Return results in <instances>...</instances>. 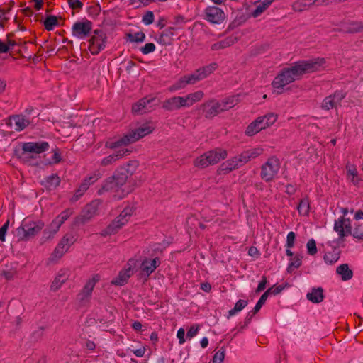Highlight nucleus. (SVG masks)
I'll return each instance as SVG.
<instances>
[{"label":"nucleus","mask_w":363,"mask_h":363,"mask_svg":"<svg viewBox=\"0 0 363 363\" xmlns=\"http://www.w3.org/2000/svg\"><path fill=\"white\" fill-rule=\"evenodd\" d=\"M324 58H315L295 62L289 67H285L277 74L272 82L273 88L282 90L290 83L298 79L302 75L320 70L325 67Z\"/></svg>","instance_id":"f257e3e1"},{"label":"nucleus","mask_w":363,"mask_h":363,"mask_svg":"<svg viewBox=\"0 0 363 363\" xmlns=\"http://www.w3.org/2000/svg\"><path fill=\"white\" fill-rule=\"evenodd\" d=\"M128 177V170L125 167H121L104 182L101 188L98 190V194L109 192L116 199H123L132 191L124 186Z\"/></svg>","instance_id":"f03ea898"},{"label":"nucleus","mask_w":363,"mask_h":363,"mask_svg":"<svg viewBox=\"0 0 363 363\" xmlns=\"http://www.w3.org/2000/svg\"><path fill=\"white\" fill-rule=\"evenodd\" d=\"M263 152V149L255 147L243 151L240 154L235 155L226 160L219 167V171L223 173H229L233 170L237 169L249 161L257 158Z\"/></svg>","instance_id":"7ed1b4c3"},{"label":"nucleus","mask_w":363,"mask_h":363,"mask_svg":"<svg viewBox=\"0 0 363 363\" xmlns=\"http://www.w3.org/2000/svg\"><path fill=\"white\" fill-rule=\"evenodd\" d=\"M153 128L151 125L149 124H143L135 130L131 131L120 138L106 141L105 145L110 149H118V147H125L150 134Z\"/></svg>","instance_id":"20e7f679"},{"label":"nucleus","mask_w":363,"mask_h":363,"mask_svg":"<svg viewBox=\"0 0 363 363\" xmlns=\"http://www.w3.org/2000/svg\"><path fill=\"white\" fill-rule=\"evenodd\" d=\"M228 153L225 150L221 148H216L214 150L208 151L200 157H197L194 164L199 168H206L210 165H213L218 163L227 157Z\"/></svg>","instance_id":"39448f33"},{"label":"nucleus","mask_w":363,"mask_h":363,"mask_svg":"<svg viewBox=\"0 0 363 363\" xmlns=\"http://www.w3.org/2000/svg\"><path fill=\"white\" fill-rule=\"evenodd\" d=\"M43 223L24 220L21 225L16 229L15 235L19 240H28L37 235L43 228Z\"/></svg>","instance_id":"423d86ee"},{"label":"nucleus","mask_w":363,"mask_h":363,"mask_svg":"<svg viewBox=\"0 0 363 363\" xmlns=\"http://www.w3.org/2000/svg\"><path fill=\"white\" fill-rule=\"evenodd\" d=\"M280 167V160L275 156L270 157L261 167V178L267 182H272L278 174Z\"/></svg>","instance_id":"0eeeda50"},{"label":"nucleus","mask_w":363,"mask_h":363,"mask_svg":"<svg viewBox=\"0 0 363 363\" xmlns=\"http://www.w3.org/2000/svg\"><path fill=\"white\" fill-rule=\"evenodd\" d=\"M133 214V209L130 207L125 208L120 215L108 227L101 233L102 236L115 234L129 220Z\"/></svg>","instance_id":"6e6552de"},{"label":"nucleus","mask_w":363,"mask_h":363,"mask_svg":"<svg viewBox=\"0 0 363 363\" xmlns=\"http://www.w3.org/2000/svg\"><path fill=\"white\" fill-rule=\"evenodd\" d=\"M99 280L100 276L99 274H94L87 280L83 289L77 296V299L81 305H85L90 301L93 289Z\"/></svg>","instance_id":"1a4fd4ad"},{"label":"nucleus","mask_w":363,"mask_h":363,"mask_svg":"<svg viewBox=\"0 0 363 363\" xmlns=\"http://www.w3.org/2000/svg\"><path fill=\"white\" fill-rule=\"evenodd\" d=\"M106 37L101 30H95L89 40V50L92 55L98 54L105 48Z\"/></svg>","instance_id":"9d476101"},{"label":"nucleus","mask_w":363,"mask_h":363,"mask_svg":"<svg viewBox=\"0 0 363 363\" xmlns=\"http://www.w3.org/2000/svg\"><path fill=\"white\" fill-rule=\"evenodd\" d=\"M205 19L211 24H221L225 19L223 11L217 6H208L205 11Z\"/></svg>","instance_id":"9b49d317"},{"label":"nucleus","mask_w":363,"mask_h":363,"mask_svg":"<svg viewBox=\"0 0 363 363\" xmlns=\"http://www.w3.org/2000/svg\"><path fill=\"white\" fill-rule=\"evenodd\" d=\"M346 96V94L342 91H336L333 94L326 96L321 104V108L329 111L333 108H337L341 104V101Z\"/></svg>","instance_id":"f8f14e48"},{"label":"nucleus","mask_w":363,"mask_h":363,"mask_svg":"<svg viewBox=\"0 0 363 363\" xmlns=\"http://www.w3.org/2000/svg\"><path fill=\"white\" fill-rule=\"evenodd\" d=\"M91 29L92 23L89 21H78L72 26V33L73 36L82 39L89 35Z\"/></svg>","instance_id":"ddd939ff"},{"label":"nucleus","mask_w":363,"mask_h":363,"mask_svg":"<svg viewBox=\"0 0 363 363\" xmlns=\"http://www.w3.org/2000/svg\"><path fill=\"white\" fill-rule=\"evenodd\" d=\"M333 229L338 234L340 238H344L352 233L350 220L344 216H340L335 221Z\"/></svg>","instance_id":"4468645a"},{"label":"nucleus","mask_w":363,"mask_h":363,"mask_svg":"<svg viewBox=\"0 0 363 363\" xmlns=\"http://www.w3.org/2000/svg\"><path fill=\"white\" fill-rule=\"evenodd\" d=\"M74 242V236L71 234H66L57 244L52 253V256L57 259H60L67 252Z\"/></svg>","instance_id":"2eb2a0df"},{"label":"nucleus","mask_w":363,"mask_h":363,"mask_svg":"<svg viewBox=\"0 0 363 363\" xmlns=\"http://www.w3.org/2000/svg\"><path fill=\"white\" fill-rule=\"evenodd\" d=\"M134 263L135 261L133 259H130L128 262L127 267L120 271L118 276L112 279L111 284L116 286H123L125 284L128 279L133 274L132 267L134 265Z\"/></svg>","instance_id":"dca6fc26"},{"label":"nucleus","mask_w":363,"mask_h":363,"mask_svg":"<svg viewBox=\"0 0 363 363\" xmlns=\"http://www.w3.org/2000/svg\"><path fill=\"white\" fill-rule=\"evenodd\" d=\"M49 148V144L45 141L28 142L22 145L23 154L35 153L40 154L47 151Z\"/></svg>","instance_id":"f3484780"},{"label":"nucleus","mask_w":363,"mask_h":363,"mask_svg":"<svg viewBox=\"0 0 363 363\" xmlns=\"http://www.w3.org/2000/svg\"><path fill=\"white\" fill-rule=\"evenodd\" d=\"M98 208V202L94 201L86 205L82 214L77 218L78 223H85L89 221L94 215H96Z\"/></svg>","instance_id":"a211bd4d"},{"label":"nucleus","mask_w":363,"mask_h":363,"mask_svg":"<svg viewBox=\"0 0 363 363\" xmlns=\"http://www.w3.org/2000/svg\"><path fill=\"white\" fill-rule=\"evenodd\" d=\"M154 98H143L132 106V111L135 114H143L151 111L152 106L150 104L154 101Z\"/></svg>","instance_id":"6ab92c4d"},{"label":"nucleus","mask_w":363,"mask_h":363,"mask_svg":"<svg viewBox=\"0 0 363 363\" xmlns=\"http://www.w3.org/2000/svg\"><path fill=\"white\" fill-rule=\"evenodd\" d=\"M162 108L168 111H177L184 108L182 97L174 96L166 99L162 104Z\"/></svg>","instance_id":"aec40b11"},{"label":"nucleus","mask_w":363,"mask_h":363,"mask_svg":"<svg viewBox=\"0 0 363 363\" xmlns=\"http://www.w3.org/2000/svg\"><path fill=\"white\" fill-rule=\"evenodd\" d=\"M160 260L158 257H155L152 259L145 258L140 265L142 274L146 277L150 276L160 266Z\"/></svg>","instance_id":"412c9836"},{"label":"nucleus","mask_w":363,"mask_h":363,"mask_svg":"<svg viewBox=\"0 0 363 363\" xmlns=\"http://www.w3.org/2000/svg\"><path fill=\"white\" fill-rule=\"evenodd\" d=\"M205 116L206 118H211L222 111H225L220 101H210L204 104Z\"/></svg>","instance_id":"4be33fe9"},{"label":"nucleus","mask_w":363,"mask_h":363,"mask_svg":"<svg viewBox=\"0 0 363 363\" xmlns=\"http://www.w3.org/2000/svg\"><path fill=\"white\" fill-rule=\"evenodd\" d=\"M119 150L116 151V153L104 157L100 162L102 166H108L112 164L116 160L123 157L125 155H128L130 151L127 148L121 147Z\"/></svg>","instance_id":"5701e85b"},{"label":"nucleus","mask_w":363,"mask_h":363,"mask_svg":"<svg viewBox=\"0 0 363 363\" xmlns=\"http://www.w3.org/2000/svg\"><path fill=\"white\" fill-rule=\"evenodd\" d=\"M203 96L204 93L202 91H197L182 96L184 108H189L195 103L200 101L203 98Z\"/></svg>","instance_id":"b1692460"},{"label":"nucleus","mask_w":363,"mask_h":363,"mask_svg":"<svg viewBox=\"0 0 363 363\" xmlns=\"http://www.w3.org/2000/svg\"><path fill=\"white\" fill-rule=\"evenodd\" d=\"M69 277V271L67 269L61 270L52 281L50 289L53 291L58 290L61 286L68 279Z\"/></svg>","instance_id":"393cba45"},{"label":"nucleus","mask_w":363,"mask_h":363,"mask_svg":"<svg viewBox=\"0 0 363 363\" xmlns=\"http://www.w3.org/2000/svg\"><path fill=\"white\" fill-rule=\"evenodd\" d=\"M60 184V179L56 174H52L44 178L41 181V184L48 190L55 189Z\"/></svg>","instance_id":"a878e982"},{"label":"nucleus","mask_w":363,"mask_h":363,"mask_svg":"<svg viewBox=\"0 0 363 363\" xmlns=\"http://www.w3.org/2000/svg\"><path fill=\"white\" fill-rule=\"evenodd\" d=\"M10 124L14 127L16 130L21 131L28 125L29 121L23 116L17 115L10 118Z\"/></svg>","instance_id":"bb28decb"},{"label":"nucleus","mask_w":363,"mask_h":363,"mask_svg":"<svg viewBox=\"0 0 363 363\" xmlns=\"http://www.w3.org/2000/svg\"><path fill=\"white\" fill-rule=\"evenodd\" d=\"M306 298L313 303H321L324 299L323 288H313L311 291L307 294Z\"/></svg>","instance_id":"cd10ccee"},{"label":"nucleus","mask_w":363,"mask_h":363,"mask_svg":"<svg viewBox=\"0 0 363 363\" xmlns=\"http://www.w3.org/2000/svg\"><path fill=\"white\" fill-rule=\"evenodd\" d=\"M336 273L344 281L350 280L353 277V272L347 264H342L336 268Z\"/></svg>","instance_id":"c85d7f7f"},{"label":"nucleus","mask_w":363,"mask_h":363,"mask_svg":"<svg viewBox=\"0 0 363 363\" xmlns=\"http://www.w3.org/2000/svg\"><path fill=\"white\" fill-rule=\"evenodd\" d=\"M174 28L169 27L163 30L158 37L157 41L163 45H169L174 35Z\"/></svg>","instance_id":"c756f323"},{"label":"nucleus","mask_w":363,"mask_h":363,"mask_svg":"<svg viewBox=\"0 0 363 363\" xmlns=\"http://www.w3.org/2000/svg\"><path fill=\"white\" fill-rule=\"evenodd\" d=\"M257 119L260 121L262 128L265 129L276 122L277 116L273 113H269L265 116L258 117Z\"/></svg>","instance_id":"7c9ffc66"},{"label":"nucleus","mask_w":363,"mask_h":363,"mask_svg":"<svg viewBox=\"0 0 363 363\" xmlns=\"http://www.w3.org/2000/svg\"><path fill=\"white\" fill-rule=\"evenodd\" d=\"M271 293V289H267L259 298V301L256 303L254 309L249 313L248 315H250V317L255 315L262 308V306L265 303L269 295Z\"/></svg>","instance_id":"2f4dec72"},{"label":"nucleus","mask_w":363,"mask_h":363,"mask_svg":"<svg viewBox=\"0 0 363 363\" xmlns=\"http://www.w3.org/2000/svg\"><path fill=\"white\" fill-rule=\"evenodd\" d=\"M72 214V211L70 209H66L62 211L59 216H57L54 220V227L55 229L57 227H60L64 222Z\"/></svg>","instance_id":"473e14b6"},{"label":"nucleus","mask_w":363,"mask_h":363,"mask_svg":"<svg viewBox=\"0 0 363 363\" xmlns=\"http://www.w3.org/2000/svg\"><path fill=\"white\" fill-rule=\"evenodd\" d=\"M311 2L312 0H297L292 5L293 10L298 12L306 10L313 5Z\"/></svg>","instance_id":"72a5a7b5"},{"label":"nucleus","mask_w":363,"mask_h":363,"mask_svg":"<svg viewBox=\"0 0 363 363\" xmlns=\"http://www.w3.org/2000/svg\"><path fill=\"white\" fill-rule=\"evenodd\" d=\"M263 130L260 125V121L257 118L251 123L246 128L245 133L247 135L252 136Z\"/></svg>","instance_id":"f704fd0d"},{"label":"nucleus","mask_w":363,"mask_h":363,"mask_svg":"<svg viewBox=\"0 0 363 363\" xmlns=\"http://www.w3.org/2000/svg\"><path fill=\"white\" fill-rule=\"evenodd\" d=\"M239 101L238 96H232L221 101V105L223 106L224 111H227L235 106Z\"/></svg>","instance_id":"c9c22d12"},{"label":"nucleus","mask_w":363,"mask_h":363,"mask_svg":"<svg viewBox=\"0 0 363 363\" xmlns=\"http://www.w3.org/2000/svg\"><path fill=\"white\" fill-rule=\"evenodd\" d=\"M310 203L307 198L301 199L297 206L298 213L301 216H307L309 213Z\"/></svg>","instance_id":"e433bc0d"},{"label":"nucleus","mask_w":363,"mask_h":363,"mask_svg":"<svg viewBox=\"0 0 363 363\" xmlns=\"http://www.w3.org/2000/svg\"><path fill=\"white\" fill-rule=\"evenodd\" d=\"M217 68L216 63H211L207 66L198 69L202 79L209 76Z\"/></svg>","instance_id":"4c0bfd02"},{"label":"nucleus","mask_w":363,"mask_h":363,"mask_svg":"<svg viewBox=\"0 0 363 363\" xmlns=\"http://www.w3.org/2000/svg\"><path fill=\"white\" fill-rule=\"evenodd\" d=\"M247 305V301L245 300L240 299L238 301L233 308L228 311V317L235 315L237 313L241 311Z\"/></svg>","instance_id":"58836bf2"},{"label":"nucleus","mask_w":363,"mask_h":363,"mask_svg":"<svg viewBox=\"0 0 363 363\" xmlns=\"http://www.w3.org/2000/svg\"><path fill=\"white\" fill-rule=\"evenodd\" d=\"M60 227H57L56 229L54 227V221L50 223V225L44 230L43 231V238L45 240H49L54 237V235L57 233V232L59 230Z\"/></svg>","instance_id":"ea45409f"},{"label":"nucleus","mask_w":363,"mask_h":363,"mask_svg":"<svg viewBox=\"0 0 363 363\" xmlns=\"http://www.w3.org/2000/svg\"><path fill=\"white\" fill-rule=\"evenodd\" d=\"M186 81L187 79L185 75L182 77L177 82H176L169 88V90L172 92L185 88L186 86L189 84Z\"/></svg>","instance_id":"a19ab883"},{"label":"nucleus","mask_w":363,"mask_h":363,"mask_svg":"<svg viewBox=\"0 0 363 363\" xmlns=\"http://www.w3.org/2000/svg\"><path fill=\"white\" fill-rule=\"evenodd\" d=\"M324 261L328 264H333L338 261L340 255L335 252H328L324 255Z\"/></svg>","instance_id":"79ce46f5"},{"label":"nucleus","mask_w":363,"mask_h":363,"mask_svg":"<svg viewBox=\"0 0 363 363\" xmlns=\"http://www.w3.org/2000/svg\"><path fill=\"white\" fill-rule=\"evenodd\" d=\"M57 24V17L55 16H48L44 21V26L47 30H52L54 27Z\"/></svg>","instance_id":"37998d69"},{"label":"nucleus","mask_w":363,"mask_h":363,"mask_svg":"<svg viewBox=\"0 0 363 363\" xmlns=\"http://www.w3.org/2000/svg\"><path fill=\"white\" fill-rule=\"evenodd\" d=\"M185 77L189 84H194L196 82L203 80L198 69H196L192 74L185 75Z\"/></svg>","instance_id":"c03bdc74"},{"label":"nucleus","mask_w":363,"mask_h":363,"mask_svg":"<svg viewBox=\"0 0 363 363\" xmlns=\"http://www.w3.org/2000/svg\"><path fill=\"white\" fill-rule=\"evenodd\" d=\"M233 43V40L231 38H226L223 40H221L220 42L216 43L212 45L211 49L213 50H218L220 49L225 48L228 46H230Z\"/></svg>","instance_id":"a18cd8bd"},{"label":"nucleus","mask_w":363,"mask_h":363,"mask_svg":"<svg viewBox=\"0 0 363 363\" xmlns=\"http://www.w3.org/2000/svg\"><path fill=\"white\" fill-rule=\"evenodd\" d=\"M225 356V348L222 347L213 355V363H222Z\"/></svg>","instance_id":"49530a36"},{"label":"nucleus","mask_w":363,"mask_h":363,"mask_svg":"<svg viewBox=\"0 0 363 363\" xmlns=\"http://www.w3.org/2000/svg\"><path fill=\"white\" fill-rule=\"evenodd\" d=\"M350 235L359 240H363V225L359 223H355Z\"/></svg>","instance_id":"de8ad7c7"},{"label":"nucleus","mask_w":363,"mask_h":363,"mask_svg":"<svg viewBox=\"0 0 363 363\" xmlns=\"http://www.w3.org/2000/svg\"><path fill=\"white\" fill-rule=\"evenodd\" d=\"M100 174H94L89 178L85 179L81 184H82L85 187V189H88L89 186L91 184L96 182L100 178Z\"/></svg>","instance_id":"09e8293b"},{"label":"nucleus","mask_w":363,"mask_h":363,"mask_svg":"<svg viewBox=\"0 0 363 363\" xmlns=\"http://www.w3.org/2000/svg\"><path fill=\"white\" fill-rule=\"evenodd\" d=\"M128 39L131 42H143L145 38V35L143 32H137L134 34H128Z\"/></svg>","instance_id":"8fccbe9b"},{"label":"nucleus","mask_w":363,"mask_h":363,"mask_svg":"<svg viewBox=\"0 0 363 363\" xmlns=\"http://www.w3.org/2000/svg\"><path fill=\"white\" fill-rule=\"evenodd\" d=\"M307 252L310 255H314L317 253V247H316V242L314 239H310L307 244Z\"/></svg>","instance_id":"3c124183"},{"label":"nucleus","mask_w":363,"mask_h":363,"mask_svg":"<svg viewBox=\"0 0 363 363\" xmlns=\"http://www.w3.org/2000/svg\"><path fill=\"white\" fill-rule=\"evenodd\" d=\"M155 50V45L152 43H146L144 46L140 48L141 52L144 55H147L154 52Z\"/></svg>","instance_id":"603ef678"},{"label":"nucleus","mask_w":363,"mask_h":363,"mask_svg":"<svg viewBox=\"0 0 363 363\" xmlns=\"http://www.w3.org/2000/svg\"><path fill=\"white\" fill-rule=\"evenodd\" d=\"M301 265V258L298 256H295L294 257L291 259V261H290V263H289V265L288 267V271L289 272L291 271L292 268H298Z\"/></svg>","instance_id":"864d4df0"},{"label":"nucleus","mask_w":363,"mask_h":363,"mask_svg":"<svg viewBox=\"0 0 363 363\" xmlns=\"http://www.w3.org/2000/svg\"><path fill=\"white\" fill-rule=\"evenodd\" d=\"M145 25H150L154 21V14L152 11H147L142 19Z\"/></svg>","instance_id":"5fc2aeb1"},{"label":"nucleus","mask_w":363,"mask_h":363,"mask_svg":"<svg viewBox=\"0 0 363 363\" xmlns=\"http://www.w3.org/2000/svg\"><path fill=\"white\" fill-rule=\"evenodd\" d=\"M295 238H296V235L294 232L291 231L288 233L287 237H286V246L287 248H291L294 247Z\"/></svg>","instance_id":"6e6d98bb"},{"label":"nucleus","mask_w":363,"mask_h":363,"mask_svg":"<svg viewBox=\"0 0 363 363\" xmlns=\"http://www.w3.org/2000/svg\"><path fill=\"white\" fill-rule=\"evenodd\" d=\"M266 9V6H264L262 3H259L256 6L255 9L252 11V16L256 18L262 13Z\"/></svg>","instance_id":"4d7b16f0"},{"label":"nucleus","mask_w":363,"mask_h":363,"mask_svg":"<svg viewBox=\"0 0 363 363\" xmlns=\"http://www.w3.org/2000/svg\"><path fill=\"white\" fill-rule=\"evenodd\" d=\"M346 169L349 177L357 176L358 172L354 165L348 163L346 166Z\"/></svg>","instance_id":"13d9d810"},{"label":"nucleus","mask_w":363,"mask_h":363,"mask_svg":"<svg viewBox=\"0 0 363 363\" xmlns=\"http://www.w3.org/2000/svg\"><path fill=\"white\" fill-rule=\"evenodd\" d=\"M9 225V220H7L3 225V226L0 228V240L1 242H4L5 241L6 233V232L8 230Z\"/></svg>","instance_id":"bf43d9fd"},{"label":"nucleus","mask_w":363,"mask_h":363,"mask_svg":"<svg viewBox=\"0 0 363 363\" xmlns=\"http://www.w3.org/2000/svg\"><path fill=\"white\" fill-rule=\"evenodd\" d=\"M334 1L335 0H312L311 4L317 6H325L333 4Z\"/></svg>","instance_id":"052dcab7"},{"label":"nucleus","mask_w":363,"mask_h":363,"mask_svg":"<svg viewBox=\"0 0 363 363\" xmlns=\"http://www.w3.org/2000/svg\"><path fill=\"white\" fill-rule=\"evenodd\" d=\"M69 5L72 9H81L83 4L80 0H69Z\"/></svg>","instance_id":"680f3d73"},{"label":"nucleus","mask_w":363,"mask_h":363,"mask_svg":"<svg viewBox=\"0 0 363 363\" xmlns=\"http://www.w3.org/2000/svg\"><path fill=\"white\" fill-rule=\"evenodd\" d=\"M198 331H199V328L197 326H194V325L191 326L187 331V333H186L187 338L191 339V338L194 337L198 333Z\"/></svg>","instance_id":"e2e57ef3"},{"label":"nucleus","mask_w":363,"mask_h":363,"mask_svg":"<svg viewBox=\"0 0 363 363\" xmlns=\"http://www.w3.org/2000/svg\"><path fill=\"white\" fill-rule=\"evenodd\" d=\"M87 189H85V187L82 184H80V186L77 189L75 194L74 196V200H77L80 196H82L85 193V191Z\"/></svg>","instance_id":"0e129e2a"},{"label":"nucleus","mask_w":363,"mask_h":363,"mask_svg":"<svg viewBox=\"0 0 363 363\" xmlns=\"http://www.w3.org/2000/svg\"><path fill=\"white\" fill-rule=\"evenodd\" d=\"M60 160H61V156L60 154V150H59V149L56 148L53 150V156H52V163L57 164V163L60 162Z\"/></svg>","instance_id":"69168bd1"},{"label":"nucleus","mask_w":363,"mask_h":363,"mask_svg":"<svg viewBox=\"0 0 363 363\" xmlns=\"http://www.w3.org/2000/svg\"><path fill=\"white\" fill-rule=\"evenodd\" d=\"M177 336L179 339V344H184L185 342L184 336H185V330L184 328H181L178 330Z\"/></svg>","instance_id":"338daca9"},{"label":"nucleus","mask_w":363,"mask_h":363,"mask_svg":"<svg viewBox=\"0 0 363 363\" xmlns=\"http://www.w3.org/2000/svg\"><path fill=\"white\" fill-rule=\"evenodd\" d=\"M267 282V281L266 277H264V276L262 277V279L260 281V282L259 283L258 286L256 289V292L259 293V292L263 291L266 287Z\"/></svg>","instance_id":"774afa93"}]
</instances>
